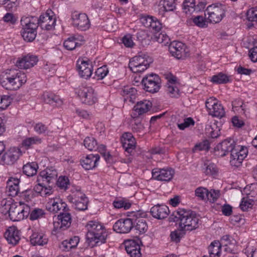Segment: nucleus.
I'll return each mask as SVG.
<instances>
[{
  "label": "nucleus",
  "mask_w": 257,
  "mask_h": 257,
  "mask_svg": "<svg viewBox=\"0 0 257 257\" xmlns=\"http://www.w3.org/2000/svg\"><path fill=\"white\" fill-rule=\"evenodd\" d=\"M173 221L178 222L182 230L191 231L199 225V216L191 210L179 209L173 213Z\"/></svg>",
  "instance_id": "obj_1"
},
{
  "label": "nucleus",
  "mask_w": 257,
  "mask_h": 257,
  "mask_svg": "<svg viewBox=\"0 0 257 257\" xmlns=\"http://www.w3.org/2000/svg\"><path fill=\"white\" fill-rule=\"evenodd\" d=\"M86 227L87 229L86 238L89 243L94 242L96 244H101L105 242L107 233L101 223L96 221H89Z\"/></svg>",
  "instance_id": "obj_2"
},
{
  "label": "nucleus",
  "mask_w": 257,
  "mask_h": 257,
  "mask_svg": "<svg viewBox=\"0 0 257 257\" xmlns=\"http://www.w3.org/2000/svg\"><path fill=\"white\" fill-rule=\"evenodd\" d=\"M38 18L33 17L31 18H24L21 20V25L23 29L21 35L25 41L32 42L37 35V29L38 28Z\"/></svg>",
  "instance_id": "obj_3"
},
{
  "label": "nucleus",
  "mask_w": 257,
  "mask_h": 257,
  "mask_svg": "<svg viewBox=\"0 0 257 257\" xmlns=\"http://www.w3.org/2000/svg\"><path fill=\"white\" fill-rule=\"evenodd\" d=\"M3 209L6 210V212H8L11 220L13 221H18L27 217L29 214L30 208L28 206L16 203L11 204L10 202H6L4 204Z\"/></svg>",
  "instance_id": "obj_4"
},
{
  "label": "nucleus",
  "mask_w": 257,
  "mask_h": 257,
  "mask_svg": "<svg viewBox=\"0 0 257 257\" xmlns=\"http://www.w3.org/2000/svg\"><path fill=\"white\" fill-rule=\"evenodd\" d=\"M152 62V58L148 56H136L131 59L128 67L134 73H141L146 70Z\"/></svg>",
  "instance_id": "obj_5"
},
{
  "label": "nucleus",
  "mask_w": 257,
  "mask_h": 257,
  "mask_svg": "<svg viewBox=\"0 0 257 257\" xmlns=\"http://www.w3.org/2000/svg\"><path fill=\"white\" fill-rule=\"evenodd\" d=\"M76 93L84 104L92 105L97 101V93L91 86L82 85L76 90Z\"/></svg>",
  "instance_id": "obj_6"
},
{
  "label": "nucleus",
  "mask_w": 257,
  "mask_h": 257,
  "mask_svg": "<svg viewBox=\"0 0 257 257\" xmlns=\"http://www.w3.org/2000/svg\"><path fill=\"white\" fill-rule=\"evenodd\" d=\"M72 193L68 198L74 204L75 209L80 211L87 209L88 199L85 195L79 189L72 190Z\"/></svg>",
  "instance_id": "obj_7"
},
{
  "label": "nucleus",
  "mask_w": 257,
  "mask_h": 257,
  "mask_svg": "<svg viewBox=\"0 0 257 257\" xmlns=\"http://www.w3.org/2000/svg\"><path fill=\"white\" fill-rule=\"evenodd\" d=\"M144 89L148 92L154 93L157 92L161 87V79L156 74H149L144 77L142 80Z\"/></svg>",
  "instance_id": "obj_8"
},
{
  "label": "nucleus",
  "mask_w": 257,
  "mask_h": 257,
  "mask_svg": "<svg viewBox=\"0 0 257 257\" xmlns=\"http://www.w3.org/2000/svg\"><path fill=\"white\" fill-rule=\"evenodd\" d=\"M225 6L222 4L211 5L207 7L206 12L208 20L211 23H219L225 15Z\"/></svg>",
  "instance_id": "obj_9"
},
{
  "label": "nucleus",
  "mask_w": 257,
  "mask_h": 257,
  "mask_svg": "<svg viewBox=\"0 0 257 257\" xmlns=\"http://www.w3.org/2000/svg\"><path fill=\"white\" fill-rule=\"evenodd\" d=\"M57 171L53 167H48L41 171L38 176V185L44 187L45 183L50 184L57 178Z\"/></svg>",
  "instance_id": "obj_10"
},
{
  "label": "nucleus",
  "mask_w": 257,
  "mask_h": 257,
  "mask_svg": "<svg viewBox=\"0 0 257 257\" xmlns=\"http://www.w3.org/2000/svg\"><path fill=\"white\" fill-rule=\"evenodd\" d=\"M236 142L231 138L224 140L222 142L218 144L215 148L216 155L220 157H224L228 153L232 152L235 149Z\"/></svg>",
  "instance_id": "obj_11"
},
{
  "label": "nucleus",
  "mask_w": 257,
  "mask_h": 257,
  "mask_svg": "<svg viewBox=\"0 0 257 257\" xmlns=\"http://www.w3.org/2000/svg\"><path fill=\"white\" fill-rule=\"evenodd\" d=\"M206 108L209 110V114L214 117L222 118L225 116V111L220 103H218L215 98H210L205 102Z\"/></svg>",
  "instance_id": "obj_12"
},
{
  "label": "nucleus",
  "mask_w": 257,
  "mask_h": 257,
  "mask_svg": "<svg viewBox=\"0 0 257 257\" xmlns=\"http://www.w3.org/2000/svg\"><path fill=\"white\" fill-rule=\"evenodd\" d=\"M53 13L51 10H48L45 14L41 15L37 21L38 26L46 30H53L56 23V19L52 15Z\"/></svg>",
  "instance_id": "obj_13"
},
{
  "label": "nucleus",
  "mask_w": 257,
  "mask_h": 257,
  "mask_svg": "<svg viewBox=\"0 0 257 257\" xmlns=\"http://www.w3.org/2000/svg\"><path fill=\"white\" fill-rule=\"evenodd\" d=\"M58 221H54V231L65 230L70 227L71 223V216L68 211L61 212L57 217Z\"/></svg>",
  "instance_id": "obj_14"
},
{
  "label": "nucleus",
  "mask_w": 257,
  "mask_h": 257,
  "mask_svg": "<svg viewBox=\"0 0 257 257\" xmlns=\"http://www.w3.org/2000/svg\"><path fill=\"white\" fill-rule=\"evenodd\" d=\"M141 243V240L138 237L125 241V248L130 257H141L142 253L140 248Z\"/></svg>",
  "instance_id": "obj_15"
},
{
  "label": "nucleus",
  "mask_w": 257,
  "mask_h": 257,
  "mask_svg": "<svg viewBox=\"0 0 257 257\" xmlns=\"http://www.w3.org/2000/svg\"><path fill=\"white\" fill-rule=\"evenodd\" d=\"M248 151L247 148L241 146H236L231 154L230 163L232 165L238 167L246 157Z\"/></svg>",
  "instance_id": "obj_16"
},
{
  "label": "nucleus",
  "mask_w": 257,
  "mask_h": 257,
  "mask_svg": "<svg viewBox=\"0 0 257 257\" xmlns=\"http://www.w3.org/2000/svg\"><path fill=\"white\" fill-rule=\"evenodd\" d=\"M169 50L178 59H184L188 56V51L184 44L180 42H173L169 46Z\"/></svg>",
  "instance_id": "obj_17"
},
{
  "label": "nucleus",
  "mask_w": 257,
  "mask_h": 257,
  "mask_svg": "<svg viewBox=\"0 0 257 257\" xmlns=\"http://www.w3.org/2000/svg\"><path fill=\"white\" fill-rule=\"evenodd\" d=\"M46 209L50 212L56 213L58 211H68L69 208L65 202H63L60 197L50 199L46 204Z\"/></svg>",
  "instance_id": "obj_18"
},
{
  "label": "nucleus",
  "mask_w": 257,
  "mask_h": 257,
  "mask_svg": "<svg viewBox=\"0 0 257 257\" xmlns=\"http://www.w3.org/2000/svg\"><path fill=\"white\" fill-rule=\"evenodd\" d=\"M72 19L74 27L80 31H86L90 27V22L85 14L74 13Z\"/></svg>",
  "instance_id": "obj_19"
},
{
  "label": "nucleus",
  "mask_w": 257,
  "mask_h": 257,
  "mask_svg": "<svg viewBox=\"0 0 257 257\" xmlns=\"http://www.w3.org/2000/svg\"><path fill=\"white\" fill-rule=\"evenodd\" d=\"M134 219L121 218L118 220L113 225V230L120 233H127L134 227Z\"/></svg>",
  "instance_id": "obj_20"
},
{
  "label": "nucleus",
  "mask_w": 257,
  "mask_h": 257,
  "mask_svg": "<svg viewBox=\"0 0 257 257\" xmlns=\"http://www.w3.org/2000/svg\"><path fill=\"white\" fill-rule=\"evenodd\" d=\"M13 90L19 89L27 81L26 74L17 69L9 70Z\"/></svg>",
  "instance_id": "obj_21"
},
{
  "label": "nucleus",
  "mask_w": 257,
  "mask_h": 257,
  "mask_svg": "<svg viewBox=\"0 0 257 257\" xmlns=\"http://www.w3.org/2000/svg\"><path fill=\"white\" fill-rule=\"evenodd\" d=\"M174 173V170L171 168H156L152 170V177L156 180L167 182L173 178Z\"/></svg>",
  "instance_id": "obj_22"
},
{
  "label": "nucleus",
  "mask_w": 257,
  "mask_h": 257,
  "mask_svg": "<svg viewBox=\"0 0 257 257\" xmlns=\"http://www.w3.org/2000/svg\"><path fill=\"white\" fill-rule=\"evenodd\" d=\"M38 61L37 56L29 54L19 59L16 62V65L20 69H27L33 67Z\"/></svg>",
  "instance_id": "obj_23"
},
{
  "label": "nucleus",
  "mask_w": 257,
  "mask_h": 257,
  "mask_svg": "<svg viewBox=\"0 0 257 257\" xmlns=\"http://www.w3.org/2000/svg\"><path fill=\"white\" fill-rule=\"evenodd\" d=\"M77 68L81 77L85 79L89 78L93 70V66L89 61L78 60L77 63Z\"/></svg>",
  "instance_id": "obj_24"
},
{
  "label": "nucleus",
  "mask_w": 257,
  "mask_h": 257,
  "mask_svg": "<svg viewBox=\"0 0 257 257\" xmlns=\"http://www.w3.org/2000/svg\"><path fill=\"white\" fill-rule=\"evenodd\" d=\"M20 232L16 226H11L5 233V237L8 243L12 246H15L21 239Z\"/></svg>",
  "instance_id": "obj_25"
},
{
  "label": "nucleus",
  "mask_w": 257,
  "mask_h": 257,
  "mask_svg": "<svg viewBox=\"0 0 257 257\" xmlns=\"http://www.w3.org/2000/svg\"><path fill=\"white\" fill-rule=\"evenodd\" d=\"M21 155L20 150L17 148H11L3 156V161L7 165L14 164Z\"/></svg>",
  "instance_id": "obj_26"
},
{
  "label": "nucleus",
  "mask_w": 257,
  "mask_h": 257,
  "mask_svg": "<svg viewBox=\"0 0 257 257\" xmlns=\"http://www.w3.org/2000/svg\"><path fill=\"white\" fill-rule=\"evenodd\" d=\"M99 159L100 157L98 154H90L81 159L80 163L83 168L88 170L92 169L97 165Z\"/></svg>",
  "instance_id": "obj_27"
},
{
  "label": "nucleus",
  "mask_w": 257,
  "mask_h": 257,
  "mask_svg": "<svg viewBox=\"0 0 257 257\" xmlns=\"http://www.w3.org/2000/svg\"><path fill=\"white\" fill-rule=\"evenodd\" d=\"M169 210L166 205H156L152 207L150 210L152 215L158 219L166 218L168 215Z\"/></svg>",
  "instance_id": "obj_28"
},
{
  "label": "nucleus",
  "mask_w": 257,
  "mask_h": 257,
  "mask_svg": "<svg viewBox=\"0 0 257 257\" xmlns=\"http://www.w3.org/2000/svg\"><path fill=\"white\" fill-rule=\"evenodd\" d=\"M20 180L17 178L11 177L7 181V189L10 193V196L14 197L20 193Z\"/></svg>",
  "instance_id": "obj_29"
},
{
  "label": "nucleus",
  "mask_w": 257,
  "mask_h": 257,
  "mask_svg": "<svg viewBox=\"0 0 257 257\" xmlns=\"http://www.w3.org/2000/svg\"><path fill=\"white\" fill-rule=\"evenodd\" d=\"M152 104L151 102L148 100H144L137 102L134 106L133 112L132 113L137 114L138 116L142 115L148 112L152 107Z\"/></svg>",
  "instance_id": "obj_30"
},
{
  "label": "nucleus",
  "mask_w": 257,
  "mask_h": 257,
  "mask_svg": "<svg viewBox=\"0 0 257 257\" xmlns=\"http://www.w3.org/2000/svg\"><path fill=\"white\" fill-rule=\"evenodd\" d=\"M121 95L124 97V100L134 103L137 97V90L134 87H124L120 91Z\"/></svg>",
  "instance_id": "obj_31"
},
{
  "label": "nucleus",
  "mask_w": 257,
  "mask_h": 257,
  "mask_svg": "<svg viewBox=\"0 0 257 257\" xmlns=\"http://www.w3.org/2000/svg\"><path fill=\"white\" fill-rule=\"evenodd\" d=\"M132 119L130 120L132 130L134 133H141L144 130V126L141 122V119L138 116L137 114L132 113Z\"/></svg>",
  "instance_id": "obj_32"
},
{
  "label": "nucleus",
  "mask_w": 257,
  "mask_h": 257,
  "mask_svg": "<svg viewBox=\"0 0 257 257\" xmlns=\"http://www.w3.org/2000/svg\"><path fill=\"white\" fill-rule=\"evenodd\" d=\"M30 241L33 245H44L48 242V239L43 234L34 232L30 237Z\"/></svg>",
  "instance_id": "obj_33"
},
{
  "label": "nucleus",
  "mask_w": 257,
  "mask_h": 257,
  "mask_svg": "<svg viewBox=\"0 0 257 257\" xmlns=\"http://www.w3.org/2000/svg\"><path fill=\"white\" fill-rule=\"evenodd\" d=\"M134 216L136 217L134 221V227L135 229L139 231L140 233L146 232L148 229L146 219L143 217H138L137 214H135Z\"/></svg>",
  "instance_id": "obj_34"
},
{
  "label": "nucleus",
  "mask_w": 257,
  "mask_h": 257,
  "mask_svg": "<svg viewBox=\"0 0 257 257\" xmlns=\"http://www.w3.org/2000/svg\"><path fill=\"white\" fill-rule=\"evenodd\" d=\"M44 99L47 103H49L53 106L58 107L63 103L62 100L59 96L52 93L44 94Z\"/></svg>",
  "instance_id": "obj_35"
},
{
  "label": "nucleus",
  "mask_w": 257,
  "mask_h": 257,
  "mask_svg": "<svg viewBox=\"0 0 257 257\" xmlns=\"http://www.w3.org/2000/svg\"><path fill=\"white\" fill-rule=\"evenodd\" d=\"M0 82L6 89L13 90L9 70H7L1 75Z\"/></svg>",
  "instance_id": "obj_36"
},
{
  "label": "nucleus",
  "mask_w": 257,
  "mask_h": 257,
  "mask_svg": "<svg viewBox=\"0 0 257 257\" xmlns=\"http://www.w3.org/2000/svg\"><path fill=\"white\" fill-rule=\"evenodd\" d=\"M38 166L35 162L28 163L23 167V173L28 177L35 175L37 172Z\"/></svg>",
  "instance_id": "obj_37"
},
{
  "label": "nucleus",
  "mask_w": 257,
  "mask_h": 257,
  "mask_svg": "<svg viewBox=\"0 0 257 257\" xmlns=\"http://www.w3.org/2000/svg\"><path fill=\"white\" fill-rule=\"evenodd\" d=\"M221 247V243L218 240L213 241L208 247L210 257H219Z\"/></svg>",
  "instance_id": "obj_38"
},
{
  "label": "nucleus",
  "mask_w": 257,
  "mask_h": 257,
  "mask_svg": "<svg viewBox=\"0 0 257 257\" xmlns=\"http://www.w3.org/2000/svg\"><path fill=\"white\" fill-rule=\"evenodd\" d=\"M81 45L82 43L77 42V38L74 37L68 38L63 43L64 47L68 50H72Z\"/></svg>",
  "instance_id": "obj_39"
},
{
  "label": "nucleus",
  "mask_w": 257,
  "mask_h": 257,
  "mask_svg": "<svg viewBox=\"0 0 257 257\" xmlns=\"http://www.w3.org/2000/svg\"><path fill=\"white\" fill-rule=\"evenodd\" d=\"M211 81L216 84H225L229 82V77L227 75L220 72L213 75L211 79Z\"/></svg>",
  "instance_id": "obj_40"
},
{
  "label": "nucleus",
  "mask_w": 257,
  "mask_h": 257,
  "mask_svg": "<svg viewBox=\"0 0 257 257\" xmlns=\"http://www.w3.org/2000/svg\"><path fill=\"white\" fill-rule=\"evenodd\" d=\"M84 145L89 151L96 150L97 147V142L93 137H86L83 141Z\"/></svg>",
  "instance_id": "obj_41"
},
{
  "label": "nucleus",
  "mask_w": 257,
  "mask_h": 257,
  "mask_svg": "<svg viewBox=\"0 0 257 257\" xmlns=\"http://www.w3.org/2000/svg\"><path fill=\"white\" fill-rule=\"evenodd\" d=\"M154 39L159 43H162L164 45H167L170 43V38L165 33H155L154 34Z\"/></svg>",
  "instance_id": "obj_42"
},
{
  "label": "nucleus",
  "mask_w": 257,
  "mask_h": 257,
  "mask_svg": "<svg viewBox=\"0 0 257 257\" xmlns=\"http://www.w3.org/2000/svg\"><path fill=\"white\" fill-rule=\"evenodd\" d=\"M195 0H185L183 4V9L186 14H190L195 11Z\"/></svg>",
  "instance_id": "obj_43"
},
{
  "label": "nucleus",
  "mask_w": 257,
  "mask_h": 257,
  "mask_svg": "<svg viewBox=\"0 0 257 257\" xmlns=\"http://www.w3.org/2000/svg\"><path fill=\"white\" fill-rule=\"evenodd\" d=\"M96 149L98 150V152L101 154L107 163H112L113 162L112 156L109 152H106V147L104 145H101L99 146H97L96 150Z\"/></svg>",
  "instance_id": "obj_44"
},
{
  "label": "nucleus",
  "mask_w": 257,
  "mask_h": 257,
  "mask_svg": "<svg viewBox=\"0 0 257 257\" xmlns=\"http://www.w3.org/2000/svg\"><path fill=\"white\" fill-rule=\"evenodd\" d=\"M113 205L116 208L120 209L123 208L124 210H127L131 207L132 203L128 200L123 199L113 201Z\"/></svg>",
  "instance_id": "obj_45"
},
{
  "label": "nucleus",
  "mask_w": 257,
  "mask_h": 257,
  "mask_svg": "<svg viewBox=\"0 0 257 257\" xmlns=\"http://www.w3.org/2000/svg\"><path fill=\"white\" fill-rule=\"evenodd\" d=\"M121 143L123 148L130 154H131L136 148V142L135 139L125 141V142H122Z\"/></svg>",
  "instance_id": "obj_46"
},
{
  "label": "nucleus",
  "mask_w": 257,
  "mask_h": 257,
  "mask_svg": "<svg viewBox=\"0 0 257 257\" xmlns=\"http://www.w3.org/2000/svg\"><path fill=\"white\" fill-rule=\"evenodd\" d=\"M167 91L171 97L177 98L180 96V91L176 84H170L167 85Z\"/></svg>",
  "instance_id": "obj_47"
},
{
  "label": "nucleus",
  "mask_w": 257,
  "mask_h": 257,
  "mask_svg": "<svg viewBox=\"0 0 257 257\" xmlns=\"http://www.w3.org/2000/svg\"><path fill=\"white\" fill-rule=\"evenodd\" d=\"M41 139L37 136L26 139L23 141V145L29 147L35 144H39L41 143Z\"/></svg>",
  "instance_id": "obj_48"
},
{
  "label": "nucleus",
  "mask_w": 257,
  "mask_h": 257,
  "mask_svg": "<svg viewBox=\"0 0 257 257\" xmlns=\"http://www.w3.org/2000/svg\"><path fill=\"white\" fill-rule=\"evenodd\" d=\"M57 185L60 189L66 190L69 185V180L68 177L60 176L57 180Z\"/></svg>",
  "instance_id": "obj_49"
},
{
  "label": "nucleus",
  "mask_w": 257,
  "mask_h": 257,
  "mask_svg": "<svg viewBox=\"0 0 257 257\" xmlns=\"http://www.w3.org/2000/svg\"><path fill=\"white\" fill-rule=\"evenodd\" d=\"M204 166L205 168L204 169L203 172L207 175H213L217 172L216 165L213 163L205 164Z\"/></svg>",
  "instance_id": "obj_50"
},
{
  "label": "nucleus",
  "mask_w": 257,
  "mask_h": 257,
  "mask_svg": "<svg viewBox=\"0 0 257 257\" xmlns=\"http://www.w3.org/2000/svg\"><path fill=\"white\" fill-rule=\"evenodd\" d=\"M246 17L248 21L257 22V7L248 10L246 13Z\"/></svg>",
  "instance_id": "obj_51"
},
{
  "label": "nucleus",
  "mask_w": 257,
  "mask_h": 257,
  "mask_svg": "<svg viewBox=\"0 0 257 257\" xmlns=\"http://www.w3.org/2000/svg\"><path fill=\"white\" fill-rule=\"evenodd\" d=\"M252 205V201L251 199L243 198L240 203L239 207L242 211H247L248 208H251Z\"/></svg>",
  "instance_id": "obj_52"
},
{
  "label": "nucleus",
  "mask_w": 257,
  "mask_h": 257,
  "mask_svg": "<svg viewBox=\"0 0 257 257\" xmlns=\"http://www.w3.org/2000/svg\"><path fill=\"white\" fill-rule=\"evenodd\" d=\"M195 195L201 200L207 198L208 190L204 187H200L195 190Z\"/></svg>",
  "instance_id": "obj_53"
},
{
  "label": "nucleus",
  "mask_w": 257,
  "mask_h": 257,
  "mask_svg": "<svg viewBox=\"0 0 257 257\" xmlns=\"http://www.w3.org/2000/svg\"><path fill=\"white\" fill-rule=\"evenodd\" d=\"M219 196V191L211 190L210 191H208L207 199L209 202L213 203L217 200Z\"/></svg>",
  "instance_id": "obj_54"
},
{
  "label": "nucleus",
  "mask_w": 257,
  "mask_h": 257,
  "mask_svg": "<svg viewBox=\"0 0 257 257\" xmlns=\"http://www.w3.org/2000/svg\"><path fill=\"white\" fill-rule=\"evenodd\" d=\"M121 42L126 47L128 48H132L135 45L132 36L131 34H127L124 36L121 39Z\"/></svg>",
  "instance_id": "obj_55"
},
{
  "label": "nucleus",
  "mask_w": 257,
  "mask_h": 257,
  "mask_svg": "<svg viewBox=\"0 0 257 257\" xmlns=\"http://www.w3.org/2000/svg\"><path fill=\"white\" fill-rule=\"evenodd\" d=\"M44 214V211L43 209L36 208L33 210L31 212L30 218L32 220H36L42 217Z\"/></svg>",
  "instance_id": "obj_56"
},
{
  "label": "nucleus",
  "mask_w": 257,
  "mask_h": 257,
  "mask_svg": "<svg viewBox=\"0 0 257 257\" xmlns=\"http://www.w3.org/2000/svg\"><path fill=\"white\" fill-rule=\"evenodd\" d=\"M163 8L166 12L173 11L176 7L175 0H164Z\"/></svg>",
  "instance_id": "obj_57"
},
{
  "label": "nucleus",
  "mask_w": 257,
  "mask_h": 257,
  "mask_svg": "<svg viewBox=\"0 0 257 257\" xmlns=\"http://www.w3.org/2000/svg\"><path fill=\"white\" fill-rule=\"evenodd\" d=\"M108 72L107 68L105 66H103L97 68L95 74L97 79H102L107 74Z\"/></svg>",
  "instance_id": "obj_58"
},
{
  "label": "nucleus",
  "mask_w": 257,
  "mask_h": 257,
  "mask_svg": "<svg viewBox=\"0 0 257 257\" xmlns=\"http://www.w3.org/2000/svg\"><path fill=\"white\" fill-rule=\"evenodd\" d=\"M10 103V97L7 95H4L0 97V111L6 109Z\"/></svg>",
  "instance_id": "obj_59"
},
{
  "label": "nucleus",
  "mask_w": 257,
  "mask_h": 257,
  "mask_svg": "<svg viewBox=\"0 0 257 257\" xmlns=\"http://www.w3.org/2000/svg\"><path fill=\"white\" fill-rule=\"evenodd\" d=\"M162 28V24L156 18H154L151 24L150 29L152 31H153L154 34L155 33L159 32Z\"/></svg>",
  "instance_id": "obj_60"
},
{
  "label": "nucleus",
  "mask_w": 257,
  "mask_h": 257,
  "mask_svg": "<svg viewBox=\"0 0 257 257\" xmlns=\"http://www.w3.org/2000/svg\"><path fill=\"white\" fill-rule=\"evenodd\" d=\"M194 121L191 117H188L184 119V122L182 123L178 124V127L181 130H184L185 128L189 126L190 125H194Z\"/></svg>",
  "instance_id": "obj_61"
},
{
  "label": "nucleus",
  "mask_w": 257,
  "mask_h": 257,
  "mask_svg": "<svg viewBox=\"0 0 257 257\" xmlns=\"http://www.w3.org/2000/svg\"><path fill=\"white\" fill-rule=\"evenodd\" d=\"M209 149V143L208 141L205 140L202 143L197 144L195 146L194 150L195 151L208 150Z\"/></svg>",
  "instance_id": "obj_62"
},
{
  "label": "nucleus",
  "mask_w": 257,
  "mask_h": 257,
  "mask_svg": "<svg viewBox=\"0 0 257 257\" xmlns=\"http://www.w3.org/2000/svg\"><path fill=\"white\" fill-rule=\"evenodd\" d=\"M193 23L199 27H204L206 26V21L203 16H197L193 18Z\"/></svg>",
  "instance_id": "obj_63"
},
{
  "label": "nucleus",
  "mask_w": 257,
  "mask_h": 257,
  "mask_svg": "<svg viewBox=\"0 0 257 257\" xmlns=\"http://www.w3.org/2000/svg\"><path fill=\"white\" fill-rule=\"evenodd\" d=\"M154 18L149 16H143L141 18L142 24L146 28H150Z\"/></svg>",
  "instance_id": "obj_64"
}]
</instances>
